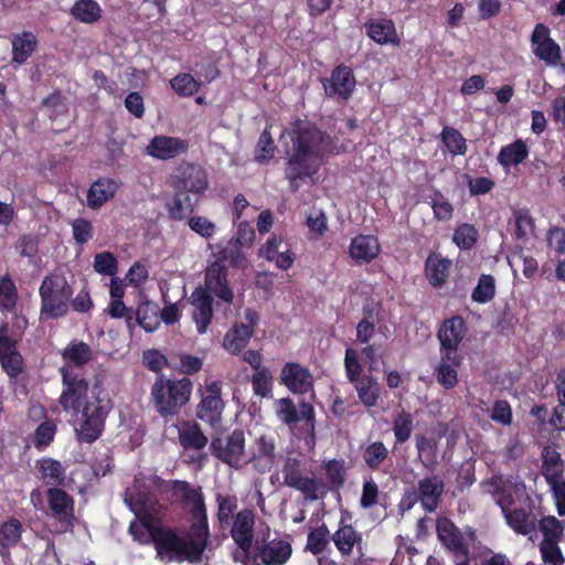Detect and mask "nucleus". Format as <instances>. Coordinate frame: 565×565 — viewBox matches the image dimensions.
Listing matches in <instances>:
<instances>
[{"label":"nucleus","mask_w":565,"mask_h":565,"mask_svg":"<svg viewBox=\"0 0 565 565\" xmlns=\"http://www.w3.org/2000/svg\"><path fill=\"white\" fill-rule=\"evenodd\" d=\"M163 483L156 476L139 475L135 478L134 487L127 489L125 501L136 515L129 525V533L139 543L153 542L157 557L163 563L200 562L210 537L203 495L184 481L175 483V490L182 494L192 518V524L185 537H182L158 523L161 505L154 498V491L161 490Z\"/></svg>","instance_id":"1"},{"label":"nucleus","mask_w":565,"mask_h":565,"mask_svg":"<svg viewBox=\"0 0 565 565\" xmlns=\"http://www.w3.org/2000/svg\"><path fill=\"white\" fill-rule=\"evenodd\" d=\"M287 137L285 177L292 192H297L300 183L312 178L333 153V140L315 122L297 118L284 130Z\"/></svg>","instance_id":"2"},{"label":"nucleus","mask_w":565,"mask_h":565,"mask_svg":"<svg viewBox=\"0 0 565 565\" xmlns=\"http://www.w3.org/2000/svg\"><path fill=\"white\" fill-rule=\"evenodd\" d=\"M489 492L501 508L508 525L518 534L532 535L536 531V516L532 513L530 498L519 478L494 476Z\"/></svg>","instance_id":"3"},{"label":"nucleus","mask_w":565,"mask_h":565,"mask_svg":"<svg viewBox=\"0 0 565 565\" xmlns=\"http://www.w3.org/2000/svg\"><path fill=\"white\" fill-rule=\"evenodd\" d=\"M192 391L190 377L172 379L160 374L151 385L150 403L161 417H173L189 403Z\"/></svg>","instance_id":"4"},{"label":"nucleus","mask_w":565,"mask_h":565,"mask_svg":"<svg viewBox=\"0 0 565 565\" xmlns=\"http://www.w3.org/2000/svg\"><path fill=\"white\" fill-rule=\"evenodd\" d=\"M73 294V287L63 274L46 275L39 288L41 319L54 320L66 316Z\"/></svg>","instance_id":"5"},{"label":"nucleus","mask_w":565,"mask_h":565,"mask_svg":"<svg viewBox=\"0 0 565 565\" xmlns=\"http://www.w3.org/2000/svg\"><path fill=\"white\" fill-rule=\"evenodd\" d=\"M231 536L236 544L233 558L243 565H258V556L253 553L255 514L252 510L244 509L237 512L230 522Z\"/></svg>","instance_id":"6"},{"label":"nucleus","mask_w":565,"mask_h":565,"mask_svg":"<svg viewBox=\"0 0 565 565\" xmlns=\"http://www.w3.org/2000/svg\"><path fill=\"white\" fill-rule=\"evenodd\" d=\"M60 373L63 390L58 397V404L63 411L73 412L77 415L86 402H88L89 383L82 372L73 367L62 366Z\"/></svg>","instance_id":"7"},{"label":"nucleus","mask_w":565,"mask_h":565,"mask_svg":"<svg viewBox=\"0 0 565 565\" xmlns=\"http://www.w3.org/2000/svg\"><path fill=\"white\" fill-rule=\"evenodd\" d=\"M437 534L441 544L454 554L455 563L469 559L470 543L475 540L473 531L462 533L450 520L440 519L437 523Z\"/></svg>","instance_id":"8"},{"label":"nucleus","mask_w":565,"mask_h":565,"mask_svg":"<svg viewBox=\"0 0 565 565\" xmlns=\"http://www.w3.org/2000/svg\"><path fill=\"white\" fill-rule=\"evenodd\" d=\"M222 399V382L213 381L205 386V393L196 406V417L212 427L222 420L224 411Z\"/></svg>","instance_id":"9"},{"label":"nucleus","mask_w":565,"mask_h":565,"mask_svg":"<svg viewBox=\"0 0 565 565\" xmlns=\"http://www.w3.org/2000/svg\"><path fill=\"white\" fill-rule=\"evenodd\" d=\"M466 332L467 326L462 317L454 316L445 319L437 332V338L440 343V354H445L447 360H454L456 355H460L458 349Z\"/></svg>","instance_id":"10"},{"label":"nucleus","mask_w":565,"mask_h":565,"mask_svg":"<svg viewBox=\"0 0 565 565\" xmlns=\"http://www.w3.org/2000/svg\"><path fill=\"white\" fill-rule=\"evenodd\" d=\"M533 54L548 66H557L562 61L559 44L551 38V30L544 23H537L531 34Z\"/></svg>","instance_id":"11"},{"label":"nucleus","mask_w":565,"mask_h":565,"mask_svg":"<svg viewBox=\"0 0 565 565\" xmlns=\"http://www.w3.org/2000/svg\"><path fill=\"white\" fill-rule=\"evenodd\" d=\"M173 188L192 194H202L209 188L206 171L194 163H182L173 178Z\"/></svg>","instance_id":"12"},{"label":"nucleus","mask_w":565,"mask_h":565,"mask_svg":"<svg viewBox=\"0 0 565 565\" xmlns=\"http://www.w3.org/2000/svg\"><path fill=\"white\" fill-rule=\"evenodd\" d=\"M258 256L274 263L280 270H288L296 260V253L291 249L289 243L275 233L259 247Z\"/></svg>","instance_id":"13"},{"label":"nucleus","mask_w":565,"mask_h":565,"mask_svg":"<svg viewBox=\"0 0 565 565\" xmlns=\"http://www.w3.org/2000/svg\"><path fill=\"white\" fill-rule=\"evenodd\" d=\"M46 499L51 516L61 525V530L66 532L74 524V501L64 490L51 488L46 492Z\"/></svg>","instance_id":"14"},{"label":"nucleus","mask_w":565,"mask_h":565,"mask_svg":"<svg viewBox=\"0 0 565 565\" xmlns=\"http://www.w3.org/2000/svg\"><path fill=\"white\" fill-rule=\"evenodd\" d=\"M280 384L294 394H307L313 390V376L307 366L297 362H287L282 365Z\"/></svg>","instance_id":"15"},{"label":"nucleus","mask_w":565,"mask_h":565,"mask_svg":"<svg viewBox=\"0 0 565 565\" xmlns=\"http://www.w3.org/2000/svg\"><path fill=\"white\" fill-rule=\"evenodd\" d=\"M355 77L350 66L340 64L335 66L329 78L322 81L324 93L328 97L349 99L355 88Z\"/></svg>","instance_id":"16"},{"label":"nucleus","mask_w":565,"mask_h":565,"mask_svg":"<svg viewBox=\"0 0 565 565\" xmlns=\"http://www.w3.org/2000/svg\"><path fill=\"white\" fill-rule=\"evenodd\" d=\"M225 264L214 260L205 270V289L226 303H232L234 292L228 285Z\"/></svg>","instance_id":"17"},{"label":"nucleus","mask_w":565,"mask_h":565,"mask_svg":"<svg viewBox=\"0 0 565 565\" xmlns=\"http://www.w3.org/2000/svg\"><path fill=\"white\" fill-rule=\"evenodd\" d=\"M189 149L186 140L181 138L158 135L154 136L146 148L147 154L159 160H170L185 153Z\"/></svg>","instance_id":"18"},{"label":"nucleus","mask_w":565,"mask_h":565,"mask_svg":"<svg viewBox=\"0 0 565 565\" xmlns=\"http://www.w3.org/2000/svg\"><path fill=\"white\" fill-rule=\"evenodd\" d=\"M190 302L194 307L192 317L196 331L199 334H204L213 318V297L207 289L199 286L192 291Z\"/></svg>","instance_id":"19"},{"label":"nucleus","mask_w":565,"mask_h":565,"mask_svg":"<svg viewBox=\"0 0 565 565\" xmlns=\"http://www.w3.org/2000/svg\"><path fill=\"white\" fill-rule=\"evenodd\" d=\"M211 452L217 459L241 457L245 452V433L243 429H234L225 437H213L210 444Z\"/></svg>","instance_id":"20"},{"label":"nucleus","mask_w":565,"mask_h":565,"mask_svg":"<svg viewBox=\"0 0 565 565\" xmlns=\"http://www.w3.org/2000/svg\"><path fill=\"white\" fill-rule=\"evenodd\" d=\"M276 404V414L284 424L294 425L303 419L313 427L315 409L310 403L301 402L299 411L289 397L280 398Z\"/></svg>","instance_id":"21"},{"label":"nucleus","mask_w":565,"mask_h":565,"mask_svg":"<svg viewBox=\"0 0 565 565\" xmlns=\"http://www.w3.org/2000/svg\"><path fill=\"white\" fill-rule=\"evenodd\" d=\"M381 252L379 238L374 235L359 234L351 239L349 255L358 264H370Z\"/></svg>","instance_id":"22"},{"label":"nucleus","mask_w":565,"mask_h":565,"mask_svg":"<svg viewBox=\"0 0 565 565\" xmlns=\"http://www.w3.org/2000/svg\"><path fill=\"white\" fill-rule=\"evenodd\" d=\"M366 35L380 45H399L401 39L391 19H370L364 23Z\"/></svg>","instance_id":"23"},{"label":"nucleus","mask_w":565,"mask_h":565,"mask_svg":"<svg viewBox=\"0 0 565 565\" xmlns=\"http://www.w3.org/2000/svg\"><path fill=\"white\" fill-rule=\"evenodd\" d=\"M178 440L185 452L201 451L209 443L201 426L193 420H185L181 424L178 428Z\"/></svg>","instance_id":"24"},{"label":"nucleus","mask_w":565,"mask_h":565,"mask_svg":"<svg viewBox=\"0 0 565 565\" xmlns=\"http://www.w3.org/2000/svg\"><path fill=\"white\" fill-rule=\"evenodd\" d=\"M119 189V182L113 178H98L94 181L87 192V205L93 210L100 209L106 202L113 199Z\"/></svg>","instance_id":"25"},{"label":"nucleus","mask_w":565,"mask_h":565,"mask_svg":"<svg viewBox=\"0 0 565 565\" xmlns=\"http://www.w3.org/2000/svg\"><path fill=\"white\" fill-rule=\"evenodd\" d=\"M452 263L436 253H430L425 262V274L433 287L444 286L450 275Z\"/></svg>","instance_id":"26"},{"label":"nucleus","mask_w":565,"mask_h":565,"mask_svg":"<svg viewBox=\"0 0 565 565\" xmlns=\"http://www.w3.org/2000/svg\"><path fill=\"white\" fill-rule=\"evenodd\" d=\"M12 57L11 64H24L35 52L38 46L36 35L31 31H22L11 39Z\"/></svg>","instance_id":"27"},{"label":"nucleus","mask_w":565,"mask_h":565,"mask_svg":"<svg viewBox=\"0 0 565 565\" xmlns=\"http://www.w3.org/2000/svg\"><path fill=\"white\" fill-rule=\"evenodd\" d=\"M291 545L284 540H273L259 551V557L265 565H282L291 556Z\"/></svg>","instance_id":"28"},{"label":"nucleus","mask_w":565,"mask_h":565,"mask_svg":"<svg viewBox=\"0 0 565 565\" xmlns=\"http://www.w3.org/2000/svg\"><path fill=\"white\" fill-rule=\"evenodd\" d=\"M61 355L65 362L63 366L77 370L92 360L93 352L87 343L83 341H72L63 349Z\"/></svg>","instance_id":"29"},{"label":"nucleus","mask_w":565,"mask_h":565,"mask_svg":"<svg viewBox=\"0 0 565 565\" xmlns=\"http://www.w3.org/2000/svg\"><path fill=\"white\" fill-rule=\"evenodd\" d=\"M254 331L244 323L234 324L224 335L223 347L233 355L239 354L248 344Z\"/></svg>","instance_id":"30"},{"label":"nucleus","mask_w":565,"mask_h":565,"mask_svg":"<svg viewBox=\"0 0 565 565\" xmlns=\"http://www.w3.org/2000/svg\"><path fill=\"white\" fill-rule=\"evenodd\" d=\"M529 157V148L522 139L503 146L497 157L498 163L504 169L522 163Z\"/></svg>","instance_id":"31"},{"label":"nucleus","mask_w":565,"mask_h":565,"mask_svg":"<svg viewBox=\"0 0 565 565\" xmlns=\"http://www.w3.org/2000/svg\"><path fill=\"white\" fill-rule=\"evenodd\" d=\"M444 491V483L437 477H430L419 482V500L424 509L433 512L439 502Z\"/></svg>","instance_id":"32"},{"label":"nucleus","mask_w":565,"mask_h":565,"mask_svg":"<svg viewBox=\"0 0 565 565\" xmlns=\"http://www.w3.org/2000/svg\"><path fill=\"white\" fill-rule=\"evenodd\" d=\"M462 362L461 355H456L454 360H447L445 354H440V362L435 370L437 382L445 388L451 390L458 384L457 367Z\"/></svg>","instance_id":"33"},{"label":"nucleus","mask_w":565,"mask_h":565,"mask_svg":"<svg viewBox=\"0 0 565 565\" xmlns=\"http://www.w3.org/2000/svg\"><path fill=\"white\" fill-rule=\"evenodd\" d=\"M353 384L360 402L365 407H374L377 404L381 394V386L376 377L370 374H364L362 379Z\"/></svg>","instance_id":"34"},{"label":"nucleus","mask_w":565,"mask_h":565,"mask_svg":"<svg viewBox=\"0 0 565 565\" xmlns=\"http://www.w3.org/2000/svg\"><path fill=\"white\" fill-rule=\"evenodd\" d=\"M159 312L160 307L158 303L150 300L142 301L138 306L137 310L134 311V321H136L147 332H152L160 326Z\"/></svg>","instance_id":"35"},{"label":"nucleus","mask_w":565,"mask_h":565,"mask_svg":"<svg viewBox=\"0 0 565 565\" xmlns=\"http://www.w3.org/2000/svg\"><path fill=\"white\" fill-rule=\"evenodd\" d=\"M23 532V525L18 519L11 518L0 522V553L4 556L6 551L15 546Z\"/></svg>","instance_id":"36"},{"label":"nucleus","mask_w":565,"mask_h":565,"mask_svg":"<svg viewBox=\"0 0 565 565\" xmlns=\"http://www.w3.org/2000/svg\"><path fill=\"white\" fill-rule=\"evenodd\" d=\"M102 8L96 0H76L72 6L71 15L82 23L93 24L102 18Z\"/></svg>","instance_id":"37"},{"label":"nucleus","mask_w":565,"mask_h":565,"mask_svg":"<svg viewBox=\"0 0 565 565\" xmlns=\"http://www.w3.org/2000/svg\"><path fill=\"white\" fill-rule=\"evenodd\" d=\"M332 541L342 556H349L352 554L354 546L362 541V537L351 525H343L334 532Z\"/></svg>","instance_id":"38"},{"label":"nucleus","mask_w":565,"mask_h":565,"mask_svg":"<svg viewBox=\"0 0 565 565\" xmlns=\"http://www.w3.org/2000/svg\"><path fill=\"white\" fill-rule=\"evenodd\" d=\"M479 239L478 228L470 223L459 224L452 234V242L460 250H471Z\"/></svg>","instance_id":"39"},{"label":"nucleus","mask_w":565,"mask_h":565,"mask_svg":"<svg viewBox=\"0 0 565 565\" xmlns=\"http://www.w3.org/2000/svg\"><path fill=\"white\" fill-rule=\"evenodd\" d=\"M18 290L14 281L9 275L0 278V310L6 312L15 311L18 303Z\"/></svg>","instance_id":"40"},{"label":"nucleus","mask_w":565,"mask_h":565,"mask_svg":"<svg viewBox=\"0 0 565 565\" xmlns=\"http://www.w3.org/2000/svg\"><path fill=\"white\" fill-rule=\"evenodd\" d=\"M495 296V280L490 274H481L477 286L471 292V299L478 303H487Z\"/></svg>","instance_id":"41"},{"label":"nucleus","mask_w":565,"mask_h":565,"mask_svg":"<svg viewBox=\"0 0 565 565\" xmlns=\"http://www.w3.org/2000/svg\"><path fill=\"white\" fill-rule=\"evenodd\" d=\"M443 143L452 156L466 154L468 147L463 136L452 127H444L440 134Z\"/></svg>","instance_id":"42"},{"label":"nucleus","mask_w":565,"mask_h":565,"mask_svg":"<svg viewBox=\"0 0 565 565\" xmlns=\"http://www.w3.org/2000/svg\"><path fill=\"white\" fill-rule=\"evenodd\" d=\"M275 151V141L271 137L269 128L266 127L262 131L255 147V161L262 164L268 163L273 159Z\"/></svg>","instance_id":"43"},{"label":"nucleus","mask_w":565,"mask_h":565,"mask_svg":"<svg viewBox=\"0 0 565 565\" xmlns=\"http://www.w3.org/2000/svg\"><path fill=\"white\" fill-rule=\"evenodd\" d=\"M244 246L238 245L233 241H228L227 245L218 252L216 262H228L235 268H245L247 259L242 248Z\"/></svg>","instance_id":"44"},{"label":"nucleus","mask_w":565,"mask_h":565,"mask_svg":"<svg viewBox=\"0 0 565 565\" xmlns=\"http://www.w3.org/2000/svg\"><path fill=\"white\" fill-rule=\"evenodd\" d=\"M170 86L179 96L190 97L199 92L201 84L191 74L180 73L170 79Z\"/></svg>","instance_id":"45"},{"label":"nucleus","mask_w":565,"mask_h":565,"mask_svg":"<svg viewBox=\"0 0 565 565\" xmlns=\"http://www.w3.org/2000/svg\"><path fill=\"white\" fill-rule=\"evenodd\" d=\"M41 106L45 108L50 119L54 120L61 115H65L68 110L65 98L60 89H54L50 95L44 97Z\"/></svg>","instance_id":"46"},{"label":"nucleus","mask_w":565,"mask_h":565,"mask_svg":"<svg viewBox=\"0 0 565 565\" xmlns=\"http://www.w3.org/2000/svg\"><path fill=\"white\" fill-rule=\"evenodd\" d=\"M57 431V425L53 419L42 422L35 429L33 435V444L36 449L41 450L47 447L54 439Z\"/></svg>","instance_id":"47"},{"label":"nucleus","mask_w":565,"mask_h":565,"mask_svg":"<svg viewBox=\"0 0 565 565\" xmlns=\"http://www.w3.org/2000/svg\"><path fill=\"white\" fill-rule=\"evenodd\" d=\"M430 199L435 218L438 221H449L454 215V206L449 200L438 189H433Z\"/></svg>","instance_id":"48"},{"label":"nucleus","mask_w":565,"mask_h":565,"mask_svg":"<svg viewBox=\"0 0 565 565\" xmlns=\"http://www.w3.org/2000/svg\"><path fill=\"white\" fill-rule=\"evenodd\" d=\"M110 409V399H105L97 396L94 401L86 402L81 412L83 415H87L88 417L95 418L96 420H100L102 424L105 425L106 417L108 416Z\"/></svg>","instance_id":"49"},{"label":"nucleus","mask_w":565,"mask_h":565,"mask_svg":"<svg viewBox=\"0 0 565 565\" xmlns=\"http://www.w3.org/2000/svg\"><path fill=\"white\" fill-rule=\"evenodd\" d=\"M0 364L11 380H17L24 371L23 358L19 351L0 355Z\"/></svg>","instance_id":"50"},{"label":"nucleus","mask_w":565,"mask_h":565,"mask_svg":"<svg viewBox=\"0 0 565 565\" xmlns=\"http://www.w3.org/2000/svg\"><path fill=\"white\" fill-rule=\"evenodd\" d=\"M250 382L254 394L260 397H267L273 390V375L268 367L254 372Z\"/></svg>","instance_id":"51"},{"label":"nucleus","mask_w":565,"mask_h":565,"mask_svg":"<svg viewBox=\"0 0 565 565\" xmlns=\"http://www.w3.org/2000/svg\"><path fill=\"white\" fill-rule=\"evenodd\" d=\"M540 553L544 565H564L565 557L558 546V543H554L547 540H542L540 545Z\"/></svg>","instance_id":"52"},{"label":"nucleus","mask_w":565,"mask_h":565,"mask_svg":"<svg viewBox=\"0 0 565 565\" xmlns=\"http://www.w3.org/2000/svg\"><path fill=\"white\" fill-rule=\"evenodd\" d=\"M84 419L78 430V438L85 443H93L99 438L105 425L100 420L83 415Z\"/></svg>","instance_id":"53"},{"label":"nucleus","mask_w":565,"mask_h":565,"mask_svg":"<svg viewBox=\"0 0 565 565\" xmlns=\"http://www.w3.org/2000/svg\"><path fill=\"white\" fill-rule=\"evenodd\" d=\"M393 431L398 443L408 440L413 431L412 415L406 411L398 413L393 422Z\"/></svg>","instance_id":"54"},{"label":"nucleus","mask_w":565,"mask_h":565,"mask_svg":"<svg viewBox=\"0 0 565 565\" xmlns=\"http://www.w3.org/2000/svg\"><path fill=\"white\" fill-rule=\"evenodd\" d=\"M540 530L543 533V540L559 543L563 536L564 525L555 516H544L540 521Z\"/></svg>","instance_id":"55"},{"label":"nucleus","mask_w":565,"mask_h":565,"mask_svg":"<svg viewBox=\"0 0 565 565\" xmlns=\"http://www.w3.org/2000/svg\"><path fill=\"white\" fill-rule=\"evenodd\" d=\"M345 374L350 383L358 382L364 374H362V365L359 361L358 352L348 348L344 356Z\"/></svg>","instance_id":"56"},{"label":"nucleus","mask_w":565,"mask_h":565,"mask_svg":"<svg viewBox=\"0 0 565 565\" xmlns=\"http://www.w3.org/2000/svg\"><path fill=\"white\" fill-rule=\"evenodd\" d=\"M73 238L78 245H84L94 236V227L90 221L78 217L72 222Z\"/></svg>","instance_id":"57"},{"label":"nucleus","mask_w":565,"mask_h":565,"mask_svg":"<svg viewBox=\"0 0 565 565\" xmlns=\"http://www.w3.org/2000/svg\"><path fill=\"white\" fill-rule=\"evenodd\" d=\"M329 543V531L327 526H320L311 531L307 540V548L318 555L324 551Z\"/></svg>","instance_id":"58"},{"label":"nucleus","mask_w":565,"mask_h":565,"mask_svg":"<svg viewBox=\"0 0 565 565\" xmlns=\"http://www.w3.org/2000/svg\"><path fill=\"white\" fill-rule=\"evenodd\" d=\"M94 269L102 275L113 276L117 273L118 263L109 252H102L95 255Z\"/></svg>","instance_id":"59"},{"label":"nucleus","mask_w":565,"mask_h":565,"mask_svg":"<svg viewBox=\"0 0 565 565\" xmlns=\"http://www.w3.org/2000/svg\"><path fill=\"white\" fill-rule=\"evenodd\" d=\"M142 364L150 371L162 374L163 369L169 365L168 359L159 350H147L142 353Z\"/></svg>","instance_id":"60"},{"label":"nucleus","mask_w":565,"mask_h":565,"mask_svg":"<svg viewBox=\"0 0 565 565\" xmlns=\"http://www.w3.org/2000/svg\"><path fill=\"white\" fill-rule=\"evenodd\" d=\"M217 520L221 526L230 525L232 518L234 516V511L237 508V501L234 497H222L217 495Z\"/></svg>","instance_id":"61"},{"label":"nucleus","mask_w":565,"mask_h":565,"mask_svg":"<svg viewBox=\"0 0 565 565\" xmlns=\"http://www.w3.org/2000/svg\"><path fill=\"white\" fill-rule=\"evenodd\" d=\"M515 218V237L518 239L524 238L529 232L535 227L534 218L529 210H519L514 212Z\"/></svg>","instance_id":"62"},{"label":"nucleus","mask_w":565,"mask_h":565,"mask_svg":"<svg viewBox=\"0 0 565 565\" xmlns=\"http://www.w3.org/2000/svg\"><path fill=\"white\" fill-rule=\"evenodd\" d=\"M43 479L51 484H61L64 480V469L61 461H42Z\"/></svg>","instance_id":"63"},{"label":"nucleus","mask_w":565,"mask_h":565,"mask_svg":"<svg viewBox=\"0 0 565 565\" xmlns=\"http://www.w3.org/2000/svg\"><path fill=\"white\" fill-rule=\"evenodd\" d=\"M546 244L556 254H565V228L552 226L546 233Z\"/></svg>","instance_id":"64"}]
</instances>
